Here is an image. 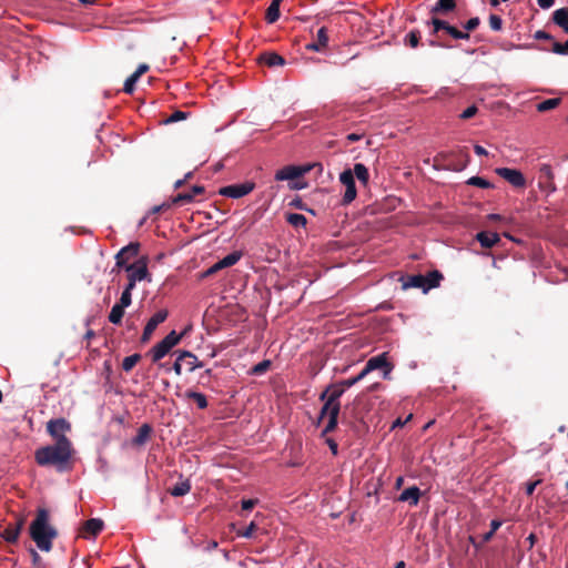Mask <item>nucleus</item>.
<instances>
[{"label": "nucleus", "instance_id": "60", "mask_svg": "<svg viewBox=\"0 0 568 568\" xmlns=\"http://www.w3.org/2000/svg\"><path fill=\"white\" fill-rule=\"evenodd\" d=\"M413 418V415L409 414L405 419H402V418H396L394 422H393V425H392V428L395 429L397 427H403L408 420H410Z\"/></svg>", "mask_w": 568, "mask_h": 568}, {"label": "nucleus", "instance_id": "39", "mask_svg": "<svg viewBox=\"0 0 568 568\" xmlns=\"http://www.w3.org/2000/svg\"><path fill=\"white\" fill-rule=\"evenodd\" d=\"M466 184L471 185V186H477V187H480V189H491V187H494L491 182H489L487 179H485L483 176H479V175L470 176L466 181Z\"/></svg>", "mask_w": 568, "mask_h": 568}, {"label": "nucleus", "instance_id": "26", "mask_svg": "<svg viewBox=\"0 0 568 568\" xmlns=\"http://www.w3.org/2000/svg\"><path fill=\"white\" fill-rule=\"evenodd\" d=\"M443 278V274L437 270L430 271L424 275V293H427L432 288L438 287Z\"/></svg>", "mask_w": 568, "mask_h": 568}, {"label": "nucleus", "instance_id": "18", "mask_svg": "<svg viewBox=\"0 0 568 568\" xmlns=\"http://www.w3.org/2000/svg\"><path fill=\"white\" fill-rule=\"evenodd\" d=\"M422 496V490L416 485L405 488L398 496L402 503H408L410 506H417Z\"/></svg>", "mask_w": 568, "mask_h": 568}, {"label": "nucleus", "instance_id": "14", "mask_svg": "<svg viewBox=\"0 0 568 568\" xmlns=\"http://www.w3.org/2000/svg\"><path fill=\"white\" fill-rule=\"evenodd\" d=\"M70 428L71 425L65 418L50 419L47 424V430L55 439V443L61 437H67L64 433L70 430Z\"/></svg>", "mask_w": 568, "mask_h": 568}, {"label": "nucleus", "instance_id": "10", "mask_svg": "<svg viewBox=\"0 0 568 568\" xmlns=\"http://www.w3.org/2000/svg\"><path fill=\"white\" fill-rule=\"evenodd\" d=\"M495 172L515 187H524L526 185V179L518 169L497 168Z\"/></svg>", "mask_w": 568, "mask_h": 568}, {"label": "nucleus", "instance_id": "3", "mask_svg": "<svg viewBox=\"0 0 568 568\" xmlns=\"http://www.w3.org/2000/svg\"><path fill=\"white\" fill-rule=\"evenodd\" d=\"M426 24L432 27L430 34L435 38L445 39L447 36L453 40L470 39V34L468 32H464L456 26L452 24L449 21L438 17H430V19L426 21Z\"/></svg>", "mask_w": 568, "mask_h": 568}, {"label": "nucleus", "instance_id": "29", "mask_svg": "<svg viewBox=\"0 0 568 568\" xmlns=\"http://www.w3.org/2000/svg\"><path fill=\"white\" fill-rule=\"evenodd\" d=\"M152 433V426L150 424H143L139 427L136 435L132 439V443L136 446L144 445Z\"/></svg>", "mask_w": 568, "mask_h": 568}, {"label": "nucleus", "instance_id": "38", "mask_svg": "<svg viewBox=\"0 0 568 568\" xmlns=\"http://www.w3.org/2000/svg\"><path fill=\"white\" fill-rule=\"evenodd\" d=\"M420 38V31L417 29H413L405 36L404 43L405 45L415 49L419 45Z\"/></svg>", "mask_w": 568, "mask_h": 568}, {"label": "nucleus", "instance_id": "45", "mask_svg": "<svg viewBox=\"0 0 568 568\" xmlns=\"http://www.w3.org/2000/svg\"><path fill=\"white\" fill-rule=\"evenodd\" d=\"M480 24L479 17H473L463 23V31L470 34L471 31L476 30Z\"/></svg>", "mask_w": 568, "mask_h": 568}, {"label": "nucleus", "instance_id": "49", "mask_svg": "<svg viewBox=\"0 0 568 568\" xmlns=\"http://www.w3.org/2000/svg\"><path fill=\"white\" fill-rule=\"evenodd\" d=\"M325 405L328 409V416L339 417L341 402L331 403V400H327V403H325Z\"/></svg>", "mask_w": 568, "mask_h": 568}, {"label": "nucleus", "instance_id": "37", "mask_svg": "<svg viewBox=\"0 0 568 568\" xmlns=\"http://www.w3.org/2000/svg\"><path fill=\"white\" fill-rule=\"evenodd\" d=\"M124 311L125 308L118 305V304H114L109 313V321L110 323L114 324V325H119L122 323V318L124 316Z\"/></svg>", "mask_w": 568, "mask_h": 568}, {"label": "nucleus", "instance_id": "43", "mask_svg": "<svg viewBox=\"0 0 568 568\" xmlns=\"http://www.w3.org/2000/svg\"><path fill=\"white\" fill-rule=\"evenodd\" d=\"M368 374L365 373V368H363L356 376L349 377L343 381H339L342 385L347 389L361 382L363 378H365Z\"/></svg>", "mask_w": 568, "mask_h": 568}, {"label": "nucleus", "instance_id": "16", "mask_svg": "<svg viewBox=\"0 0 568 568\" xmlns=\"http://www.w3.org/2000/svg\"><path fill=\"white\" fill-rule=\"evenodd\" d=\"M205 192V187L203 185L195 184L191 187L190 191L178 193L172 197V203L175 205H184L192 203L197 195H201Z\"/></svg>", "mask_w": 568, "mask_h": 568}, {"label": "nucleus", "instance_id": "20", "mask_svg": "<svg viewBox=\"0 0 568 568\" xmlns=\"http://www.w3.org/2000/svg\"><path fill=\"white\" fill-rule=\"evenodd\" d=\"M258 62L270 68L282 67L286 63L285 59L274 51H266L260 54Z\"/></svg>", "mask_w": 568, "mask_h": 568}, {"label": "nucleus", "instance_id": "21", "mask_svg": "<svg viewBox=\"0 0 568 568\" xmlns=\"http://www.w3.org/2000/svg\"><path fill=\"white\" fill-rule=\"evenodd\" d=\"M530 48H535V45H529ZM537 50L544 52H551L558 55H568V39L564 42L552 41V45H538Z\"/></svg>", "mask_w": 568, "mask_h": 568}, {"label": "nucleus", "instance_id": "6", "mask_svg": "<svg viewBox=\"0 0 568 568\" xmlns=\"http://www.w3.org/2000/svg\"><path fill=\"white\" fill-rule=\"evenodd\" d=\"M364 368H365V373H367V374H369L373 371L379 369L383 372V378L389 379L390 373L394 368V365L392 363H389L387 353L384 352L382 354L371 357L366 362Z\"/></svg>", "mask_w": 568, "mask_h": 568}, {"label": "nucleus", "instance_id": "46", "mask_svg": "<svg viewBox=\"0 0 568 568\" xmlns=\"http://www.w3.org/2000/svg\"><path fill=\"white\" fill-rule=\"evenodd\" d=\"M139 78L132 73L124 82V85H123V91L128 94H131L134 89H135V84L138 82Z\"/></svg>", "mask_w": 568, "mask_h": 568}, {"label": "nucleus", "instance_id": "32", "mask_svg": "<svg viewBox=\"0 0 568 568\" xmlns=\"http://www.w3.org/2000/svg\"><path fill=\"white\" fill-rule=\"evenodd\" d=\"M280 8H281L280 4L271 1L270 6L267 7L266 12H265V21L268 24H273L280 19V16H281Z\"/></svg>", "mask_w": 568, "mask_h": 568}, {"label": "nucleus", "instance_id": "47", "mask_svg": "<svg viewBox=\"0 0 568 568\" xmlns=\"http://www.w3.org/2000/svg\"><path fill=\"white\" fill-rule=\"evenodd\" d=\"M534 39L536 40H540V41H547L548 44L547 45H552V41H556V39L554 38V36H551L550 33H548L547 31L545 30H537L535 33H534Z\"/></svg>", "mask_w": 568, "mask_h": 568}, {"label": "nucleus", "instance_id": "52", "mask_svg": "<svg viewBox=\"0 0 568 568\" xmlns=\"http://www.w3.org/2000/svg\"><path fill=\"white\" fill-rule=\"evenodd\" d=\"M478 112V108L475 104L469 105L460 114L459 118L462 120H468L475 116Z\"/></svg>", "mask_w": 568, "mask_h": 568}, {"label": "nucleus", "instance_id": "56", "mask_svg": "<svg viewBox=\"0 0 568 568\" xmlns=\"http://www.w3.org/2000/svg\"><path fill=\"white\" fill-rule=\"evenodd\" d=\"M257 529V526L254 521H252L243 531L240 532V536L244 538H252L254 535V531Z\"/></svg>", "mask_w": 568, "mask_h": 568}, {"label": "nucleus", "instance_id": "27", "mask_svg": "<svg viewBox=\"0 0 568 568\" xmlns=\"http://www.w3.org/2000/svg\"><path fill=\"white\" fill-rule=\"evenodd\" d=\"M183 356V366L185 371L193 372L196 368L203 366V362H201L192 352L190 351H181Z\"/></svg>", "mask_w": 568, "mask_h": 568}, {"label": "nucleus", "instance_id": "62", "mask_svg": "<svg viewBox=\"0 0 568 568\" xmlns=\"http://www.w3.org/2000/svg\"><path fill=\"white\" fill-rule=\"evenodd\" d=\"M168 207H170V204H168V203H162V204H160V205H155V206H153V207L150 210L149 215H151V214H158V213L162 212L164 209H168Z\"/></svg>", "mask_w": 568, "mask_h": 568}, {"label": "nucleus", "instance_id": "8", "mask_svg": "<svg viewBox=\"0 0 568 568\" xmlns=\"http://www.w3.org/2000/svg\"><path fill=\"white\" fill-rule=\"evenodd\" d=\"M452 155L453 153L442 152L435 158V161H437L439 158L444 161H447V164L444 166V169L448 171L460 172L465 170L469 163V155L466 152L460 151L455 160H450Z\"/></svg>", "mask_w": 568, "mask_h": 568}, {"label": "nucleus", "instance_id": "35", "mask_svg": "<svg viewBox=\"0 0 568 568\" xmlns=\"http://www.w3.org/2000/svg\"><path fill=\"white\" fill-rule=\"evenodd\" d=\"M327 387L329 388V398H328V400H331V403H333V402H341V397L346 392V388L342 385V383L338 382L336 384H329Z\"/></svg>", "mask_w": 568, "mask_h": 568}, {"label": "nucleus", "instance_id": "17", "mask_svg": "<svg viewBox=\"0 0 568 568\" xmlns=\"http://www.w3.org/2000/svg\"><path fill=\"white\" fill-rule=\"evenodd\" d=\"M328 44V30L322 27L317 30L316 40L305 45L306 50L322 52Z\"/></svg>", "mask_w": 568, "mask_h": 568}, {"label": "nucleus", "instance_id": "22", "mask_svg": "<svg viewBox=\"0 0 568 568\" xmlns=\"http://www.w3.org/2000/svg\"><path fill=\"white\" fill-rule=\"evenodd\" d=\"M104 527V523L100 518H91L83 524V532L85 537L98 536Z\"/></svg>", "mask_w": 568, "mask_h": 568}, {"label": "nucleus", "instance_id": "24", "mask_svg": "<svg viewBox=\"0 0 568 568\" xmlns=\"http://www.w3.org/2000/svg\"><path fill=\"white\" fill-rule=\"evenodd\" d=\"M551 21L568 34V7L555 10L551 14Z\"/></svg>", "mask_w": 568, "mask_h": 568}, {"label": "nucleus", "instance_id": "42", "mask_svg": "<svg viewBox=\"0 0 568 568\" xmlns=\"http://www.w3.org/2000/svg\"><path fill=\"white\" fill-rule=\"evenodd\" d=\"M337 426H338V417L328 416L327 423L321 433V438H324L329 433L335 432Z\"/></svg>", "mask_w": 568, "mask_h": 568}, {"label": "nucleus", "instance_id": "54", "mask_svg": "<svg viewBox=\"0 0 568 568\" xmlns=\"http://www.w3.org/2000/svg\"><path fill=\"white\" fill-rule=\"evenodd\" d=\"M132 303V294L122 291L120 300L115 303L124 308L129 307Z\"/></svg>", "mask_w": 568, "mask_h": 568}, {"label": "nucleus", "instance_id": "11", "mask_svg": "<svg viewBox=\"0 0 568 568\" xmlns=\"http://www.w3.org/2000/svg\"><path fill=\"white\" fill-rule=\"evenodd\" d=\"M168 311L166 310H160L155 314L151 316V318L148 321V323L144 326L141 342L146 343L150 341L153 332L156 329V327L163 323L168 318Z\"/></svg>", "mask_w": 568, "mask_h": 568}, {"label": "nucleus", "instance_id": "41", "mask_svg": "<svg viewBox=\"0 0 568 568\" xmlns=\"http://www.w3.org/2000/svg\"><path fill=\"white\" fill-rule=\"evenodd\" d=\"M141 359V355L139 353H134L123 358L122 361V369L125 372H130Z\"/></svg>", "mask_w": 568, "mask_h": 568}, {"label": "nucleus", "instance_id": "13", "mask_svg": "<svg viewBox=\"0 0 568 568\" xmlns=\"http://www.w3.org/2000/svg\"><path fill=\"white\" fill-rule=\"evenodd\" d=\"M140 244L131 242L126 246L122 247L115 255V266L119 268H125V265H130L129 260L135 257L139 254Z\"/></svg>", "mask_w": 568, "mask_h": 568}, {"label": "nucleus", "instance_id": "55", "mask_svg": "<svg viewBox=\"0 0 568 568\" xmlns=\"http://www.w3.org/2000/svg\"><path fill=\"white\" fill-rule=\"evenodd\" d=\"M539 173L542 178L551 180L554 178L552 168L549 164H541L539 168Z\"/></svg>", "mask_w": 568, "mask_h": 568}, {"label": "nucleus", "instance_id": "33", "mask_svg": "<svg viewBox=\"0 0 568 568\" xmlns=\"http://www.w3.org/2000/svg\"><path fill=\"white\" fill-rule=\"evenodd\" d=\"M285 220L288 224H291L294 227H305L307 224V219L300 213H286Z\"/></svg>", "mask_w": 568, "mask_h": 568}, {"label": "nucleus", "instance_id": "12", "mask_svg": "<svg viewBox=\"0 0 568 568\" xmlns=\"http://www.w3.org/2000/svg\"><path fill=\"white\" fill-rule=\"evenodd\" d=\"M307 172V169H304L300 165L290 164L286 165L275 172L274 179L276 181H288L293 182L298 178L303 176Z\"/></svg>", "mask_w": 568, "mask_h": 568}, {"label": "nucleus", "instance_id": "2", "mask_svg": "<svg viewBox=\"0 0 568 568\" xmlns=\"http://www.w3.org/2000/svg\"><path fill=\"white\" fill-rule=\"evenodd\" d=\"M49 521V510L40 507L37 510L36 518L29 526L31 539L42 551H50L52 549V540L58 536L57 529Z\"/></svg>", "mask_w": 568, "mask_h": 568}, {"label": "nucleus", "instance_id": "4", "mask_svg": "<svg viewBox=\"0 0 568 568\" xmlns=\"http://www.w3.org/2000/svg\"><path fill=\"white\" fill-rule=\"evenodd\" d=\"M184 334L185 332L178 333L173 329L152 348H150L148 355L151 357L152 362L159 363L164 358L181 342Z\"/></svg>", "mask_w": 568, "mask_h": 568}, {"label": "nucleus", "instance_id": "64", "mask_svg": "<svg viewBox=\"0 0 568 568\" xmlns=\"http://www.w3.org/2000/svg\"><path fill=\"white\" fill-rule=\"evenodd\" d=\"M149 70V65L142 63L138 67V69L133 72L139 79L140 77Z\"/></svg>", "mask_w": 568, "mask_h": 568}, {"label": "nucleus", "instance_id": "51", "mask_svg": "<svg viewBox=\"0 0 568 568\" xmlns=\"http://www.w3.org/2000/svg\"><path fill=\"white\" fill-rule=\"evenodd\" d=\"M428 44L433 48H445V49H452L453 45L446 41V39H429Z\"/></svg>", "mask_w": 568, "mask_h": 568}, {"label": "nucleus", "instance_id": "53", "mask_svg": "<svg viewBox=\"0 0 568 568\" xmlns=\"http://www.w3.org/2000/svg\"><path fill=\"white\" fill-rule=\"evenodd\" d=\"M260 500L257 498H248V499H242L241 500V507L244 511H251Z\"/></svg>", "mask_w": 568, "mask_h": 568}, {"label": "nucleus", "instance_id": "9", "mask_svg": "<svg viewBox=\"0 0 568 568\" xmlns=\"http://www.w3.org/2000/svg\"><path fill=\"white\" fill-rule=\"evenodd\" d=\"M23 524L22 518H17L13 523H9L6 526L0 525V537L9 544L17 542L23 528Z\"/></svg>", "mask_w": 568, "mask_h": 568}, {"label": "nucleus", "instance_id": "31", "mask_svg": "<svg viewBox=\"0 0 568 568\" xmlns=\"http://www.w3.org/2000/svg\"><path fill=\"white\" fill-rule=\"evenodd\" d=\"M191 490V483L189 479L181 480L176 483L173 487L169 489V493L173 497H182L189 494Z\"/></svg>", "mask_w": 568, "mask_h": 568}, {"label": "nucleus", "instance_id": "36", "mask_svg": "<svg viewBox=\"0 0 568 568\" xmlns=\"http://www.w3.org/2000/svg\"><path fill=\"white\" fill-rule=\"evenodd\" d=\"M242 256L243 253L241 251H233L225 255L224 257H222L221 260H219L220 265H223L224 268L231 267L235 265L241 260Z\"/></svg>", "mask_w": 568, "mask_h": 568}, {"label": "nucleus", "instance_id": "19", "mask_svg": "<svg viewBox=\"0 0 568 568\" xmlns=\"http://www.w3.org/2000/svg\"><path fill=\"white\" fill-rule=\"evenodd\" d=\"M476 240L481 247L491 248L500 242V236L496 232L481 231L476 234Z\"/></svg>", "mask_w": 568, "mask_h": 568}, {"label": "nucleus", "instance_id": "59", "mask_svg": "<svg viewBox=\"0 0 568 568\" xmlns=\"http://www.w3.org/2000/svg\"><path fill=\"white\" fill-rule=\"evenodd\" d=\"M539 484L540 480L528 481L525 488L526 495L531 496Z\"/></svg>", "mask_w": 568, "mask_h": 568}, {"label": "nucleus", "instance_id": "61", "mask_svg": "<svg viewBox=\"0 0 568 568\" xmlns=\"http://www.w3.org/2000/svg\"><path fill=\"white\" fill-rule=\"evenodd\" d=\"M501 525H503V520H500V519H493L490 521V529H489V531H491V534L495 535L496 531L501 527Z\"/></svg>", "mask_w": 568, "mask_h": 568}, {"label": "nucleus", "instance_id": "5", "mask_svg": "<svg viewBox=\"0 0 568 568\" xmlns=\"http://www.w3.org/2000/svg\"><path fill=\"white\" fill-rule=\"evenodd\" d=\"M341 184L345 186V193L342 197L341 204L346 206L349 205L357 196V189L354 174L351 173V169L347 168L339 173L338 178Z\"/></svg>", "mask_w": 568, "mask_h": 568}, {"label": "nucleus", "instance_id": "25", "mask_svg": "<svg viewBox=\"0 0 568 568\" xmlns=\"http://www.w3.org/2000/svg\"><path fill=\"white\" fill-rule=\"evenodd\" d=\"M402 286L404 290L408 288H422L424 292V275L423 274H413L407 276H402Z\"/></svg>", "mask_w": 568, "mask_h": 568}, {"label": "nucleus", "instance_id": "57", "mask_svg": "<svg viewBox=\"0 0 568 568\" xmlns=\"http://www.w3.org/2000/svg\"><path fill=\"white\" fill-rule=\"evenodd\" d=\"M325 438V443L327 444L331 453L334 455V456H337L338 455V444L336 443V440L332 437H324Z\"/></svg>", "mask_w": 568, "mask_h": 568}, {"label": "nucleus", "instance_id": "48", "mask_svg": "<svg viewBox=\"0 0 568 568\" xmlns=\"http://www.w3.org/2000/svg\"><path fill=\"white\" fill-rule=\"evenodd\" d=\"M175 354H176V358H175L171 369L174 371L176 375H181L182 374V368L184 367L183 366V356H182L181 349L176 351Z\"/></svg>", "mask_w": 568, "mask_h": 568}, {"label": "nucleus", "instance_id": "28", "mask_svg": "<svg viewBox=\"0 0 568 568\" xmlns=\"http://www.w3.org/2000/svg\"><path fill=\"white\" fill-rule=\"evenodd\" d=\"M351 173L354 174V178L359 181L363 186H366L369 182V172L365 164L355 163L354 168L351 169Z\"/></svg>", "mask_w": 568, "mask_h": 568}, {"label": "nucleus", "instance_id": "34", "mask_svg": "<svg viewBox=\"0 0 568 568\" xmlns=\"http://www.w3.org/2000/svg\"><path fill=\"white\" fill-rule=\"evenodd\" d=\"M271 366H272L271 359H263L250 368L248 375L261 376V375L265 374L271 368Z\"/></svg>", "mask_w": 568, "mask_h": 568}, {"label": "nucleus", "instance_id": "50", "mask_svg": "<svg viewBox=\"0 0 568 568\" xmlns=\"http://www.w3.org/2000/svg\"><path fill=\"white\" fill-rule=\"evenodd\" d=\"M489 26L494 31H500L503 29V19L498 14L489 16Z\"/></svg>", "mask_w": 568, "mask_h": 568}, {"label": "nucleus", "instance_id": "30", "mask_svg": "<svg viewBox=\"0 0 568 568\" xmlns=\"http://www.w3.org/2000/svg\"><path fill=\"white\" fill-rule=\"evenodd\" d=\"M184 397L194 400L200 409H205L209 406L207 398L203 393L193 389H187L184 393Z\"/></svg>", "mask_w": 568, "mask_h": 568}, {"label": "nucleus", "instance_id": "23", "mask_svg": "<svg viewBox=\"0 0 568 568\" xmlns=\"http://www.w3.org/2000/svg\"><path fill=\"white\" fill-rule=\"evenodd\" d=\"M456 8V0H437V2L430 8L429 12L432 17L436 14H446L454 11Z\"/></svg>", "mask_w": 568, "mask_h": 568}, {"label": "nucleus", "instance_id": "7", "mask_svg": "<svg viewBox=\"0 0 568 568\" xmlns=\"http://www.w3.org/2000/svg\"><path fill=\"white\" fill-rule=\"evenodd\" d=\"M255 189L253 181H245L243 183L229 184L220 189L219 193L222 196L230 199H241L250 194Z\"/></svg>", "mask_w": 568, "mask_h": 568}, {"label": "nucleus", "instance_id": "44", "mask_svg": "<svg viewBox=\"0 0 568 568\" xmlns=\"http://www.w3.org/2000/svg\"><path fill=\"white\" fill-rule=\"evenodd\" d=\"M290 206L294 207V209H297V210H301V211H306L313 215H315V210L313 209H310L307 207L306 203L303 201V199L298 195H296L290 203H288Z\"/></svg>", "mask_w": 568, "mask_h": 568}, {"label": "nucleus", "instance_id": "58", "mask_svg": "<svg viewBox=\"0 0 568 568\" xmlns=\"http://www.w3.org/2000/svg\"><path fill=\"white\" fill-rule=\"evenodd\" d=\"M184 119H186V113L183 112V111L178 110V111H174L170 115V118L166 120V122L173 123V122H179V121L184 120Z\"/></svg>", "mask_w": 568, "mask_h": 568}, {"label": "nucleus", "instance_id": "63", "mask_svg": "<svg viewBox=\"0 0 568 568\" xmlns=\"http://www.w3.org/2000/svg\"><path fill=\"white\" fill-rule=\"evenodd\" d=\"M223 265H220V261H217L216 263H214L207 271H206V275H212L221 270H223Z\"/></svg>", "mask_w": 568, "mask_h": 568}, {"label": "nucleus", "instance_id": "15", "mask_svg": "<svg viewBox=\"0 0 568 568\" xmlns=\"http://www.w3.org/2000/svg\"><path fill=\"white\" fill-rule=\"evenodd\" d=\"M124 270L129 273L128 276L134 280L135 282H141L150 276L148 265L144 260H139L133 264L125 265Z\"/></svg>", "mask_w": 568, "mask_h": 568}, {"label": "nucleus", "instance_id": "1", "mask_svg": "<svg viewBox=\"0 0 568 568\" xmlns=\"http://www.w3.org/2000/svg\"><path fill=\"white\" fill-rule=\"evenodd\" d=\"M72 457V444L68 437H61L58 443L47 445L36 450L34 458L39 466H54L58 471H65Z\"/></svg>", "mask_w": 568, "mask_h": 568}, {"label": "nucleus", "instance_id": "40", "mask_svg": "<svg viewBox=\"0 0 568 568\" xmlns=\"http://www.w3.org/2000/svg\"><path fill=\"white\" fill-rule=\"evenodd\" d=\"M561 100L559 98H550L546 99L537 104V111L547 112L560 104Z\"/></svg>", "mask_w": 568, "mask_h": 568}]
</instances>
